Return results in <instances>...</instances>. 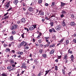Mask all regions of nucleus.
Instances as JSON below:
<instances>
[{"instance_id":"f257e3e1","label":"nucleus","mask_w":76,"mask_h":76,"mask_svg":"<svg viewBox=\"0 0 76 76\" xmlns=\"http://www.w3.org/2000/svg\"><path fill=\"white\" fill-rule=\"evenodd\" d=\"M18 25L16 24H14L11 27V30H12V31L13 30H15L16 29L18 28Z\"/></svg>"},{"instance_id":"f03ea898","label":"nucleus","mask_w":76,"mask_h":76,"mask_svg":"<svg viewBox=\"0 0 76 76\" xmlns=\"http://www.w3.org/2000/svg\"><path fill=\"white\" fill-rule=\"evenodd\" d=\"M61 26L60 25H58L56 27V29L57 31H60V29H61Z\"/></svg>"},{"instance_id":"7ed1b4c3","label":"nucleus","mask_w":76,"mask_h":76,"mask_svg":"<svg viewBox=\"0 0 76 76\" xmlns=\"http://www.w3.org/2000/svg\"><path fill=\"white\" fill-rule=\"evenodd\" d=\"M26 19L25 18H23L21 20V22L22 23H26Z\"/></svg>"},{"instance_id":"20e7f679","label":"nucleus","mask_w":76,"mask_h":76,"mask_svg":"<svg viewBox=\"0 0 76 76\" xmlns=\"http://www.w3.org/2000/svg\"><path fill=\"white\" fill-rule=\"evenodd\" d=\"M8 39L10 41H13L14 40V38H13V36H11L8 38Z\"/></svg>"},{"instance_id":"39448f33","label":"nucleus","mask_w":76,"mask_h":76,"mask_svg":"<svg viewBox=\"0 0 76 76\" xmlns=\"http://www.w3.org/2000/svg\"><path fill=\"white\" fill-rule=\"evenodd\" d=\"M28 11L30 12H32L34 11V8L32 7H29L28 9Z\"/></svg>"},{"instance_id":"423d86ee","label":"nucleus","mask_w":76,"mask_h":76,"mask_svg":"<svg viewBox=\"0 0 76 76\" xmlns=\"http://www.w3.org/2000/svg\"><path fill=\"white\" fill-rule=\"evenodd\" d=\"M25 41H23L22 42L20 43V44L19 45V46L21 47V46H23V45H24V44H25Z\"/></svg>"},{"instance_id":"0eeeda50","label":"nucleus","mask_w":76,"mask_h":76,"mask_svg":"<svg viewBox=\"0 0 76 76\" xmlns=\"http://www.w3.org/2000/svg\"><path fill=\"white\" fill-rule=\"evenodd\" d=\"M61 7H63V6H65V5H67L66 4L62 2H61Z\"/></svg>"},{"instance_id":"6e6552de","label":"nucleus","mask_w":76,"mask_h":76,"mask_svg":"<svg viewBox=\"0 0 76 76\" xmlns=\"http://www.w3.org/2000/svg\"><path fill=\"white\" fill-rule=\"evenodd\" d=\"M28 29L30 31H33V30H34V27L32 26H31L29 27Z\"/></svg>"},{"instance_id":"1a4fd4ad","label":"nucleus","mask_w":76,"mask_h":76,"mask_svg":"<svg viewBox=\"0 0 76 76\" xmlns=\"http://www.w3.org/2000/svg\"><path fill=\"white\" fill-rule=\"evenodd\" d=\"M10 6V2H8L7 3L6 5L5 6V7H7V8H9Z\"/></svg>"},{"instance_id":"9d476101","label":"nucleus","mask_w":76,"mask_h":76,"mask_svg":"<svg viewBox=\"0 0 76 76\" xmlns=\"http://www.w3.org/2000/svg\"><path fill=\"white\" fill-rule=\"evenodd\" d=\"M10 63L11 64H14L15 62L13 59H11L10 61Z\"/></svg>"},{"instance_id":"9b49d317","label":"nucleus","mask_w":76,"mask_h":76,"mask_svg":"<svg viewBox=\"0 0 76 76\" xmlns=\"http://www.w3.org/2000/svg\"><path fill=\"white\" fill-rule=\"evenodd\" d=\"M14 3L15 4V5H16L18 3V1L17 0H15L13 1Z\"/></svg>"},{"instance_id":"f8f14e48","label":"nucleus","mask_w":76,"mask_h":76,"mask_svg":"<svg viewBox=\"0 0 76 76\" xmlns=\"http://www.w3.org/2000/svg\"><path fill=\"white\" fill-rule=\"evenodd\" d=\"M54 53V50L53 49L50 51V54H53Z\"/></svg>"},{"instance_id":"ddd939ff","label":"nucleus","mask_w":76,"mask_h":76,"mask_svg":"<svg viewBox=\"0 0 76 76\" xmlns=\"http://www.w3.org/2000/svg\"><path fill=\"white\" fill-rule=\"evenodd\" d=\"M10 49L9 48L7 49H6L5 50V51L6 52V53H7V52H10Z\"/></svg>"},{"instance_id":"4468645a","label":"nucleus","mask_w":76,"mask_h":76,"mask_svg":"<svg viewBox=\"0 0 76 76\" xmlns=\"http://www.w3.org/2000/svg\"><path fill=\"white\" fill-rule=\"evenodd\" d=\"M37 26H38V27L39 28V25H34L33 26V28H37Z\"/></svg>"},{"instance_id":"2eb2a0df","label":"nucleus","mask_w":76,"mask_h":76,"mask_svg":"<svg viewBox=\"0 0 76 76\" xmlns=\"http://www.w3.org/2000/svg\"><path fill=\"white\" fill-rule=\"evenodd\" d=\"M16 34V31H13L11 32V34L12 35H15V34Z\"/></svg>"},{"instance_id":"dca6fc26","label":"nucleus","mask_w":76,"mask_h":76,"mask_svg":"<svg viewBox=\"0 0 76 76\" xmlns=\"http://www.w3.org/2000/svg\"><path fill=\"white\" fill-rule=\"evenodd\" d=\"M61 14L63 15H64L65 14H66V12L64 10L62 11L61 12Z\"/></svg>"},{"instance_id":"f3484780","label":"nucleus","mask_w":76,"mask_h":76,"mask_svg":"<svg viewBox=\"0 0 76 76\" xmlns=\"http://www.w3.org/2000/svg\"><path fill=\"white\" fill-rule=\"evenodd\" d=\"M62 72L63 75H66V71L64 70V69H62Z\"/></svg>"},{"instance_id":"a211bd4d","label":"nucleus","mask_w":76,"mask_h":76,"mask_svg":"<svg viewBox=\"0 0 76 76\" xmlns=\"http://www.w3.org/2000/svg\"><path fill=\"white\" fill-rule=\"evenodd\" d=\"M41 12V11H39V13H40V15H44V12Z\"/></svg>"},{"instance_id":"6ab92c4d","label":"nucleus","mask_w":76,"mask_h":76,"mask_svg":"<svg viewBox=\"0 0 76 76\" xmlns=\"http://www.w3.org/2000/svg\"><path fill=\"white\" fill-rule=\"evenodd\" d=\"M70 25L71 26H75V23L74 22H71Z\"/></svg>"},{"instance_id":"aec40b11","label":"nucleus","mask_w":76,"mask_h":76,"mask_svg":"<svg viewBox=\"0 0 76 76\" xmlns=\"http://www.w3.org/2000/svg\"><path fill=\"white\" fill-rule=\"evenodd\" d=\"M42 56L45 58H47V55L46 54H43L42 55Z\"/></svg>"},{"instance_id":"412c9836","label":"nucleus","mask_w":76,"mask_h":76,"mask_svg":"<svg viewBox=\"0 0 76 76\" xmlns=\"http://www.w3.org/2000/svg\"><path fill=\"white\" fill-rule=\"evenodd\" d=\"M23 52H18V54L20 55H22Z\"/></svg>"},{"instance_id":"4be33fe9","label":"nucleus","mask_w":76,"mask_h":76,"mask_svg":"<svg viewBox=\"0 0 76 76\" xmlns=\"http://www.w3.org/2000/svg\"><path fill=\"white\" fill-rule=\"evenodd\" d=\"M50 72V70L48 71H45L46 73L45 74V76H46V75H47V74L48 73V72Z\"/></svg>"},{"instance_id":"5701e85b","label":"nucleus","mask_w":76,"mask_h":76,"mask_svg":"<svg viewBox=\"0 0 76 76\" xmlns=\"http://www.w3.org/2000/svg\"><path fill=\"white\" fill-rule=\"evenodd\" d=\"M46 42H47L48 44H49V45L50 44V42H48V39L46 40Z\"/></svg>"},{"instance_id":"b1692460","label":"nucleus","mask_w":76,"mask_h":76,"mask_svg":"<svg viewBox=\"0 0 76 76\" xmlns=\"http://www.w3.org/2000/svg\"><path fill=\"white\" fill-rule=\"evenodd\" d=\"M50 24L51 26H53L54 25V22H52L50 23Z\"/></svg>"},{"instance_id":"393cba45","label":"nucleus","mask_w":76,"mask_h":76,"mask_svg":"<svg viewBox=\"0 0 76 76\" xmlns=\"http://www.w3.org/2000/svg\"><path fill=\"white\" fill-rule=\"evenodd\" d=\"M42 0H39L38 1L39 4H41V3H42Z\"/></svg>"},{"instance_id":"a878e982","label":"nucleus","mask_w":76,"mask_h":76,"mask_svg":"<svg viewBox=\"0 0 76 76\" xmlns=\"http://www.w3.org/2000/svg\"><path fill=\"white\" fill-rule=\"evenodd\" d=\"M25 44L23 45V47H26V46H28V43L26 42H25Z\"/></svg>"},{"instance_id":"bb28decb","label":"nucleus","mask_w":76,"mask_h":76,"mask_svg":"<svg viewBox=\"0 0 76 76\" xmlns=\"http://www.w3.org/2000/svg\"><path fill=\"white\" fill-rule=\"evenodd\" d=\"M22 65L21 67H26V66L25 63H23L22 64Z\"/></svg>"},{"instance_id":"cd10ccee","label":"nucleus","mask_w":76,"mask_h":76,"mask_svg":"<svg viewBox=\"0 0 76 76\" xmlns=\"http://www.w3.org/2000/svg\"><path fill=\"white\" fill-rule=\"evenodd\" d=\"M64 59H67L68 58L67 57V55H65L64 56Z\"/></svg>"},{"instance_id":"c85d7f7f","label":"nucleus","mask_w":76,"mask_h":76,"mask_svg":"<svg viewBox=\"0 0 76 76\" xmlns=\"http://www.w3.org/2000/svg\"><path fill=\"white\" fill-rule=\"evenodd\" d=\"M12 7H10L9 9L7 10V12L10 11V10H12Z\"/></svg>"},{"instance_id":"c756f323","label":"nucleus","mask_w":76,"mask_h":76,"mask_svg":"<svg viewBox=\"0 0 76 76\" xmlns=\"http://www.w3.org/2000/svg\"><path fill=\"white\" fill-rule=\"evenodd\" d=\"M70 49L68 50V53H69V54H72V51H70Z\"/></svg>"},{"instance_id":"7c9ffc66","label":"nucleus","mask_w":76,"mask_h":76,"mask_svg":"<svg viewBox=\"0 0 76 76\" xmlns=\"http://www.w3.org/2000/svg\"><path fill=\"white\" fill-rule=\"evenodd\" d=\"M55 47V45H54V44H53V45H50L49 46L50 48H51V47Z\"/></svg>"},{"instance_id":"2f4dec72","label":"nucleus","mask_w":76,"mask_h":76,"mask_svg":"<svg viewBox=\"0 0 76 76\" xmlns=\"http://www.w3.org/2000/svg\"><path fill=\"white\" fill-rule=\"evenodd\" d=\"M25 34V33H23V34L21 35V36L23 38H25V37L24 36V34Z\"/></svg>"},{"instance_id":"473e14b6","label":"nucleus","mask_w":76,"mask_h":76,"mask_svg":"<svg viewBox=\"0 0 76 76\" xmlns=\"http://www.w3.org/2000/svg\"><path fill=\"white\" fill-rule=\"evenodd\" d=\"M48 46H49V44H47V45H44V48H46V47H47Z\"/></svg>"},{"instance_id":"72a5a7b5","label":"nucleus","mask_w":76,"mask_h":76,"mask_svg":"<svg viewBox=\"0 0 76 76\" xmlns=\"http://www.w3.org/2000/svg\"><path fill=\"white\" fill-rule=\"evenodd\" d=\"M62 25L64 26H66V23H65V22H64V21H63Z\"/></svg>"},{"instance_id":"f704fd0d","label":"nucleus","mask_w":76,"mask_h":76,"mask_svg":"<svg viewBox=\"0 0 76 76\" xmlns=\"http://www.w3.org/2000/svg\"><path fill=\"white\" fill-rule=\"evenodd\" d=\"M55 70L56 71V72H57V70H58V68L57 67H55Z\"/></svg>"},{"instance_id":"c9c22d12","label":"nucleus","mask_w":76,"mask_h":76,"mask_svg":"<svg viewBox=\"0 0 76 76\" xmlns=\"http://www.w3.org/2000/svg\"><path fill=\"white\" fill-rule=\"evenodd\" d=\"M29 47L28 46H25L24 47V49L25 50H28V49H29Z\"/></svg>"},{"instance_id":"e433bc0d","label":"nucleus","mask_w":76,"mask_h":76,"mask_svg":"<svg viewBox=\"0 0 76 76\" xmlns=\"http://www.w3.org/2000/svg\"><path fill=\"white\" fill-rule=\"evenodd\" d=\"M16 68H15V67H12L11 70H14L16 69Z\"/></svg>"},{"instance_id":"4c0bfd02","label":"nucleus","mask_w":76,"mask_h":76,"mask_svg":"<svg viewBox=\"0 0 76 76\" xmlns=\"http://www.w3.org/2000/svg\"><path fill=\"white\" fill-rule=\"evenodd\" d=\"M69 40H66V44H67V45L68 44H69Z\"/></svg>"},{"instance_id":"58836bf2","label":"nucleus","mask_w":76,"mask_h":76,"mask_svg":"<svg viewBox=\"0 0 76 76\" xmlns=\"http://www.w3.org/2000/svg\"><path fill=\"white\" fill-rule=\"evenodd\" d=\"M52 31L53 32H56V30H55V29H54V28H52Z\"/></svg>"},{"instance_id":"ea45409f","label":"nucleus","mask_w":76,"mask_h":76,"mask_svg":"<svg viewBox=\"0 0 76 76\" xmlns=\"http://www.w3.org/2000/svg\"><path fill=\"white\" fill-rule=\"evenodd\" d=\"M5 17H4V19H7L8 18H9V15L8 16H5Z\"/></svg>"},{"instance_id":"a19ab883","label":"nucleus","mask_w":76,"mask_h":76,"mask_svg":"<svg viewBox=\"0 0 76 76\" xmlns=\"http://www.w3.org/2000/svg\"><path fill=\"white\" fill-rule=\"evenodd\" d=\"M54 5H55V2H52V3L51 6H54Z\"/></svg>"},{"instance_id":"79ce46f5","label":"nucleus","mask_w":76,"mask_h":76,"mask_svg":"<svg viewBox=\"0 0 76 76\" xmlns=\"http://www.w3.org/2000/svg\"><path fill=\"white\" fill-rule=\"evenodd\" d=\"M51 18H53V17H54L56 18V15L54 14H53L51 16Z\"/></svg>"},{"instance_id":"37998d69","label":"nucleus","mask_w":76,"mask_h":76,"mask_svg":"<svg viewBox=\"0 0 76 76\" xmlns=\"http://www.w3.org/2000/svg\"><path fill=\"white\" fill-rule=\"evenodd\" d=\"M60 16L61 18H63L64 16V14H62V15H61Z\"/></svg>"},{"instance_id":"c03bdc74","label":"nucleus","mask_w":76,"mask_h":76,"mask_svg":"<svg viewBox=\"0 0 76 76\" xmlns=\"http://www.w3.org/2000/svg\"><path fill=\"white\" fill-rule=\"evenodd\" d=\"M1 69H2V70H5L6 69V68H5V67H1Z\"/></svg>"},{"instance_id":"a18cd8bd","label":"nucleus","mask_w":76,"mask_h":76,"mask_svg":"<svg viewBox=\"0 0 76 76\" xmlns=\"http://www.w3.org/2000/svg\"><path fill=\"white\" fill-rule=\"evenodd\" d=\"M39 52L40 53H42L43 52V50L42 49H41L39 50Z\"/></svg>"},{"instance_id":"49530a36","label":"nucleus","mask_w":76,"mask_h":76,"mask_svg":"<svg viewBox=\"0 0 76 76\" xmlns=\"http://www.w3.org/2000/svg\"><path fill=\"white\" fill-rule=\"evenodd\" d=\"M23 9L24 11L26 10V7H24L23 8Z\"/></svg>"},{"instance_id":"de8ad7c7","label":"nucleus","mask_w":76,"mask_h":76,"mask_svg":"<svg viewBox=\"0 0 76 76\" xmlns=\"http://www.w3.org/2000/svg\"><path fill=\"white\" fill-rule=\"evenodd\" d=\"M1 75L2 76H7V75L4 73H2Z\"/></svg>"},{"instance_id":"09e8293b","label":"nucleus","mask_w":76,"mask_h":76,"mask_svg":"<svg viewBox=\"0 0 76 76\" xmlns=\"http://www.w3.org/2000/svg\"><path fill=\"white\" fill-rule=\"evenodd\" d=\"M71 58H72V59H73V58H74V56H73V55H72L70 57Z\"/></svg>"},{"instance_id":"8fccbe9b","label":"nucleus","mask_w":76,"mask_h":76,"mask_svg":"<svg viewBox=\"0 0 76 76\" xmlns=\"http://www.w3.org/2000/svg\"><path fill=\"white\" fill-rule=\"evenodd\" d=\"M17 23L18 24L20 23V20H18V21L17 22Z\"/></svg>"},{"instance_id":"3c124183","label":"nucleus","mask_w":76,"mask_h":76,"mask_svg":"<svg viewBox=\"0 0 76 76\" xmlns=\"http://www.w3.org/2000/svg\"><path fill=\"white\" fill-rule=\"evenodd\" d=\"M45 39H50V37H45Z\"/></svg>"},{"instance_id":"603ef678","label":"nucleus","mask_w":76,"mask_h":76,"mask_svg":"<svg viewBox=\"0 0 76 76\" xmlns=\"http://www.w3.org/2000/svg\"><path fill=\"white\" fill-rule=\"evenodd\" d=\"M49 32L51 33H52V32H53V30H52V29H49Z\"/></svg>"},{"instance_id":"864d4df0","label":"nucleus","mask_w":76,"mask_h":76,"mask_svg":"<svg viewBox=\"0 0 76 76\" xmlns=\"http://www.w3.org/2000/svg\"><path fill=\"white\" fill-rule=\"evenodd\" d=\"M52 38H54V39H55V38H56V35H53L52 37Z\"/></svg>"},{"instance_id":"5fc2aeb1","label":"nucleus","mask_w":76,"mask_h":76,"mask_svg":"<svg viewBox=\"0 0 76 76\" xmlns=\"http://www.w3.org/2000/svg\"><path fill=\"white\" fill-rule=\"evenodd\" d=\"M72 74V72H69L68 73V76H70V74Z\"/></svg>"},{"instance_id":"6e6d98bb","label":"nucleus","mask_w":76,"mask_h":76,"mask_svg":"<svg viewBox=\"0 0 76 76\" xmlns=\"http://www.w3.org/2000/svg\"><path fill=\"white\" fill-rule=\"evenodd\" d=\"M38 42L39 43H41V39H39L38 40Z\"/></svg>"},{"instance_id":"4d7b16f0","label":"nucleus","mask_w":76,"mask_h":76,"mask_svg":"<svg viewBox=\"0 0 76 76\" xmlns=\"http://www.w3.org/2000/svg\"><path fill=\"white\" fill-rule=\"evenodd\" d=\"M23 5L24 7L25 6V5H26V3L24 2L23 3Z\"/></svg>"},{"instance_id":"13d9d810","label":"nucleus","mask_w":76,"mask_h":76,"mask_svg":"<svg viewBox=\"0 0 76 76\" xmlns=\"http://www.w3.org/2000/svg\"><path fill=\"white\" fill-rule=\"evenodd\" d=\"M34 62H35V64H38V61H37V60L36 61H35Z\"/></svg>"},{"instance_id":"bf43d9fd","label":"nucleus","mask_w":76,"mask_h":76,"mask_svg":"<svg viewBox=\"0 0 76 76\" xmlns=\"http://www.w3.org/2000/svg\"><path fill=\"white\" fill-rule=\"evenodd\" d=\"M11 68H12V67H7V69L8 70H9L10 69H11Z\"/></svg>"},{"instance_id":"052dcab7","label":"nucleus","mask_w":76,"mask_h":76,"mask_svg":"<svg viewBox=\"0 0 76 76\" xmlns=\"http://www.w3.org/2000/svg\"><path fill=\"white\" fill-rule=\"evenodd\" d=\"M43 72H42L41 71V72H40L39 73H40V75H43Z\"/></svg>"},{"instance_id":"680f3d73","label":"nucleus","mask_w":76,"mask_h":76,"mask_svg":"<svg viewBox=\"0 0 76 76\" xmlns=\"http://www.w3.org/2000/svg\"><path fill=\"white\" fill-rule=\"evenodd\" d=\"M42 21L43 22H44L45 21V19L42 18Z\"/></svg>"},{"instance_id":"e2e57ef3","label":"nucleus","mask_w":76,"mask_h":76,"mask_svg":"<svg viewBox=\"0 0 76 76\" xmlns=\"http://www.w3.org/2000/svg\"><path fill=\"white\" fill-rule=\"evenodd\" d=\"M11 52H12L13 53H15V51L14 50H12L11 51Z\"/></svg>"},{"instance_id":"0e129e2a","label":"nucleus","mask_w":76,"mask_h":76,"mask_svg":"<svg viewBox=\"0 0 76 76\" xmlns=\"http://www.w3.org/2000/svg\"><path fill=\"white\" fill-rule=\"evenodd\" d=\"M21 3H23L24 2V0H22L21 1H20Z\"/></svg>"},{"instance_id":"69168bd1","label":"nucleus","mask_w":76,"mask_h":76,"mask_svg":"<svg viewBox=\"0 0 76 76\" xmlns=\"http://www.w3.org/2000/svg\"><path fill=\"white\" fill-rule=\"evenodd\" d=\"M58 59H60V58H61V56H58Z\"/></svg>"},{"instance_id":"338daca9","label":"nucleus","mask_w":76,"mask_h":76,"mask_svg":"<svg viewBox=\"0 0 76 76\" xmlns=\"http://www.w3.org/2000/svg\"><path fill=\"white\" fill-rule=\"evenodd\" d=\"M73 41L74 42H75V43H76V39H74L73 40Z\"/></svg>"},{"instance_id":"774afa93","label":"nucleus","mask_w":76,"mask_h":76,"mask_svg":"<svg viewBox=\"0 0 76 76\" xmlns=\"http://www.w3.org/2000/svg\"><path fill=\"white\" fill-rule=\"evenodd\" d=\"M45 5L46 6H48V4L46 3L45 4Z\"/></svg>"}]
</instances>
